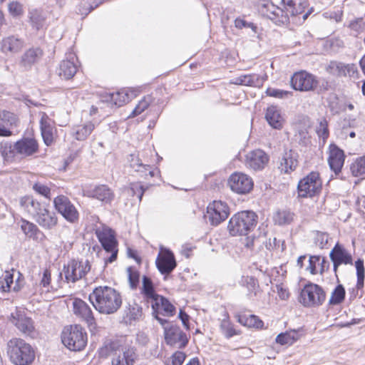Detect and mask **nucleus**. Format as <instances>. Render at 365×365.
<instances>
[{"instance_id":"20e7f679","label":"nucleus","mask_w":365,"mask_h":365,"mask_svg":"<svg viewBox=\"0 0 365 365\" xmlns=\"http://www.w3.org/2000/svg\"><path fill=\"white\" fill-rule=\"evenodd\" d=\"M62 343L71 351L83 350L88 342L87 333L80 325H71L65 328L61 335Z\"/></svg>"},{"instance_id":"0eeeda50","label":"nucleus","mask_w":365,"mask_h":365,"mask_svg":"<svg viewBox=\"0 0 365 365\" xmlns=\"http://www.w3.org/2000/svg\"><path fill=\"white\" fill-rule=\"evenodd\" d=\"M326 299V294L318 284L309 283L302 289L299 301L304 307H318L323 304Z\"/></svg>"},{"instance_id":"6e6552de","label":"nucleus","mask_w":365,"mask_h":365,"mask_svg":"<svg viewBox=\"0 0 365 365\" xmlns=\"http://www.w3.org/2000/svg\"><path fill=\"white\" fill-rule=\"evenodd\" d=\"M258 11L262 16L270 19L276 25H284L289 22V18L284 12V9L269 0H263L259 3Z\"/></svg>"},{"instance_id":"f3484780","label":"nucleus","mask_w":365,"mask_h":365,"mask_svg":"<svg viewBox=\"0 0 365 365\" xmlns=\"http://www.w3.org/2000/svg\"><path fill=\"white\" fill-rule=\"evenodd\" d=\"M282 4L284 7V12L289 18V16H296L303 14V19L305 20L312 11L311 9L305 12V9L309 6L308 0H282Z\"/></svg>"},{"instance_id":"ddd939ff","label":"nucleus","mask_w":365,"mask_h":365,"mask_svg":"<svg viewBox=\"0 0 365 365\" xmlns=\"http://www.w3.org/2000/svg\"><path fill=\"white\" fill-rule=\"evenodd\" d=\"M330 259L333 264V271L339 282L337 274L339 267L342 265H353V257L351 254L344 247L337 242L329 253Z\"/></svg>"},{"instance_id":"a878e982","label":"nucleus","mask_w":365,"mask_h":365,"mask_svg":"<svg viewBox=\"0 0 365 365\" xmlns=\"http://www.w3.org/2000/svg\"><path fill=\"white\" fill-rule=\"evenodd\" d=\"M51 119L43 113L40 120V129L44 143L49 146L53 142V126Z\"/></svg>"},{"instance_id":"c756f323","label":"nucleus","mask_w":365,"mask_h":365,"mask_svg":"<svg viewBox=\"0 0 365 365\" xmlns=\"http://www.w3.org/2000/svg\"><path fill=\"white\" fill-rule=\"evenodd\" d=\"M24 44L22 39L15 36H10L3 38L1 49L4 53H17L24 47Z\"/></svg>"},{"instance_id":"4468645a","label":"nucleus","mask_w":365,"mask_h":365,"mask_svg":"<svg viewBox=\"0 0 365 365\" xmlns=\"http://www.w3.org/2000/svg\"><path fill=\"white\" fill-rule=\"evenodd\" d=\"M164 335L165 342L169 346L184 349L188 344L186 334L178 326L172 324L169 327H164Z\"/></svg>"},{"instance_id":"79ce46f5","label":"nucleus","mask_w":365,"mask_h":365,"mask_svg":"<svg viewBox=\"0 0 365 365\" xmlns=\"http://www.w3.org/2000/svg\"><path fill=\"white\" fill-rule=\"evenodd\" d=\"M294 213L288 210H282L277 211L274 216V220L279 225L289 224L292 222Z\"/></svg>"},{"instance_id":"ea45409f","label":"nucleus","mask_w":365,"mask_h":365,"mask_svg":"<svg viewBox=\"0 0 365 365\" xmlns=\"http://www.w3.org/2000/svg\"><path fill=\"white\" fill-rule=\"evenodd\" d=\"M21 228L24 233L29 238L37 239L38 235H42L38 227L28 220H22Z\"/></svg>"},{"instance_id":"72a5a7b5","label":"nucleus","mask_w":365,"mask_h":365,"mask_svg":"<svg viewBox=\"0 0 365 365\" xmlns=\"http://www.w3.org/2000/svg\"><path fill=\"white\" fill-rule=\"evenodd\" d=\"M130 167L135 172L138 173L143 178H146L148 175L155 177L159 175L160 170L158 168H153L149 165L143 164L140 161H130Z\"/></svg>"},{"instance_id":"a19ab883","label":"nucleus","mask_w":365,"mask_h":365,"mask_svg":"<svg viewBox=\"0 0 365 365\" xmlns=\"http://www.w3.org/2000/svg\"><path fill=\"white\" fill-rule=\"evenodd\" d=\"M220 330L227 339L238 335L240 332L234 328V325L230 321L228 316L223 319L220 325Z\"/></svg>"},{"instance_id":"5701e85b","label":"nucleus","mask_w":365,"mask_h":365,"mask_svg":"<svg viewBox=\"0 0 365 365\" xmlns=\"http://www.w3.org/2000/svg\"><path fill=\"white\" fill-rule=\"evenodd\" d=\"M76 61H77V58L73 53H70L66 59L63 60L59 64V76L66 80L72 78L78 70Z\"/></svg>"},{"instance_id":"cd10ccee","label":"nucleus","mask_w":365,"mask_h":365,"mask_svg":"<svg viewBox=\"0 0 365 365\" xmlns=\"http://www.w3.org/2000/svg\"><path fill=\"white\" fill-rule=\"evenodd\" d=\"M265 118L272 128L277 130L283 128L284 120L277 106H272L267 108Z\"/></svg>"},{"instance_id":"603ef678","label":"nucleus","mask_w":365,"mask_h":365,"mask_svg":"<svg viewBox=\"0 0 365 365\" xmlns=\"http://www.w3.org/2000/svg\"><path fill=\"white\" fill-rule=\"evenodd\" d=\"M145 191L144 187L140 182H132L128 189V193L131 196H137L139 202L142 200L143 194Z\"/></svg>"},{"instance_id":"473e14b6","label":"nucleus","mask_w":365,"mask_h":365,"mask_svg":"<svg viewBox=\"0 0 365 365\" xmlns=\"http://www.w3.org/2000/svg\"><path fill=\"white\" fill-rule=\"evenodd\" d=\"M231 83L247 86H259L262 83V80L256 73L245 74L234 78Z\"/></svg>"},{"instance_id":"412c9836","label":"nucleus","mask_w":365,"mask_h":365,"mask_svg":"<svg viewBox=\"0 0 365 365\" xmlns=\"http://www.w3.org/2000/svg\"><path fill=\"white\" fill-rule=\"evenodd\" d=\"M96 235L102 247L106 252L113 251L118 249V242L113 230L105 227L101 230L97 229Z\"/></svg>"},{"instance_id":"6e6d98bb","label":"nucleus","mask_w":365,"mask_h":365,"mask_svg":"<svg viewBox=\"0 0 365 365\" xmlns=\"http://www.w3.org/2000/svg\"><path fill=\"white\" fill-rule=\"evenodd\" d=\"M8 10L10 15L14 18L22 16L24 13L23 5L17 1L9 2L8 4Z\"/></svg>"},{"instance_id":"a211bd4d","label":"nucleus","mask_w":365,"mask_h":365,"mask_svg":"<svg viewBox=\"0 0 365 365\" xmlns=\"http://www.w3.org/2000/svg\"><path fill=\"white\" fill-rule=\"evenodd\" d=\"M38 141L33 137H23L14 143L16 155L23 158L31 157L38 152Z\"/></svg>"},{"instance_id":"dca6fc26","label":"nucleus","mask_w":365,"mask_h":365,"mask_svg":"<svg viewBox=\"0 0 365 365\" xmlns=\"http://www.w3.org/2000/svg\"><path fill=\"white\" fill-rule=\"evenodd\" d=\"M155 264L160 274L169 275L177 267L173 252L169 249L161 250L156 258Z\"/></svg>"},{"instance_id":"49530a36","label":"nucleus","mask_w":365,"mask_h":365,"mask_svg":"<svg viewBox=\"0 0 365 365\" xmlns=\"http://www.w3.org/2000/svg\"><path fill=\"white\" fill-rule=\"evenodd\" d=\"M299 143L307 146L311 143V137L309 133L308 128L304 126L298 128L295 135Z\"/></svg>"},{"instance_id":"052dcab7","label":"nucleus","mask_w":365,"mask_h":365,"mask_svg":"<svg viewBox=\"0 0 365 365\" xmlns=\"http://www.w3.org/2000/svg\"><path fill=\"white\" fill-rule=\"evenodd\" d=\"M267 96L277 98H286L292 95V93L281 89L268 88L266 91Z\"/></svg>"},{"instance_id":"393cba45","label":"nucleus","mask_w":365,"mask_h":365,"mask_svg":"<svg viewBox=\"0 0 365 365\" xmlns=\"http://www.w3.org/2000/svg\"><path fill=\"white\" fill-rule=\"evenodd\" d=\"M143 307L135 301H130L128 302L125 309L124 319L130 324L135 322L140 321L143 319Z\"/></svg>"},{"instance_id":"7ed1b4c3","label":"nucleus","mask_w":365,"mask_h":365,"mask_svg":"<svg viewBox=\"0 0 365 365\" xmlns=\"http://www.w3.org/2000/svg\"><path fill=\"white\" fill-rule=\"evenodd\" d=\"M7 354L14 365H31L35 359L36 352L31 344L21 339H12L7 344Z\"/></svg>"},{"instance_id":"338daca9","label":"nucleus","mask_w":365,"mask_h":365,"mask_svg":"<svg viewBox=\"0 0 365 365\" xmlns=\"http://www.w3.org/2000/svg\"><path fill=\"white\" fill-rule=\"evenodd\" d=\"M235 26L236 28L242 29L243 28H250L254 32H257V26L252 23V22H247L245 20L237 18L235 20Z\"/></svg>"},{"instance_id":"9d476101","label":"nucleus","mask_w":365,"mask_h":365,"mask_svg":"<svg viewBox=\"0 0 365 365\" xmlns=\"http://www.w3.org/2000/svg\"><path fill=\"white\" fill-rule=\"evenodd\" d=\"M227 185L233 192L238 195H246L252 190L254 182L249 175L235 172L229 177Z\"/></svg>"},{"instance_id":"3c124183","label":"nucleus","mask_w":365,"mask_h":365,"mask_svg":"<svg viewBox=\"0 0 365 365\" xmlns=\"http://www.w3.org/2000/svg\"><path fill=\"white\" fill-rule=\"evenodd\" d=\"M242 283L245 285L250 292V294L257 295V292L259 288V284L257 279L253 277H243L242 279Z\"/></svg>"},{"instance_id":"f704fd0d","label":"nucleus","mask_w":365,"mask_h":365,"mask_svg":"<svg viewBox=\"0 0 365 365\" xmlns=\"http://www.w3.org/2000/svg\"><path fill=\"white\" fill-rule=\"evenodd\" d=\"M300 337L299 329H290L279 334L275 341L280 345H292Z\"/></svg>"},{"instance_id":"bb28decb","label":"nucleus","mask_w":365,"mask_h":365,"mask_svg":"<svg viewBox=\"0 0 365 365\" xmlns=\"http://www.w3.org/2000/svg\"><path fill=\"white\" fill-rule=\"evenodd\" d=\"M43 51L39 48H31L25 51L21 56V65L26 69H29L42 57Z\"/></svg>"},{"instance_id":"f03ea898","label":"nucleus","mask_w":365,"mask_h":365,"mask_svg":"<svg viewBox=\"0 0 365 365\" xmlns=\"http://www.w3.org/2000/svg\"><path fill=\"white\" fill-rule=\"evenodd\" d=\"M257 221L258 216L255 212L243 210L232 216L227 230L232 236H245L254 230Z\"/></svg>"},{"instance_id":"69168bd1","label":"nucleus","mask_w":365,"mask_h":365,"mask_svg":"<svg viewBox=\"0 0 365 365\" xmlns=\"http://www.w3.org/2000/svg\"><path fill=\"white\" fill-rule=\"evenodd\" d=\"M297 163V161H281L279 169L281 170L282 173H290L296 169Z\"/></svg>"},{"instance_id":"f257e3e1","label":"nucleus","mask_w":365,"mask_h":365,"mask_svg":"<svg viewBox=\"0 0 365 365\" xmlns=\"http://www.w3.org/2000/svg\"><path fill=\"white\" fill-rule=\"evenodd\" d=\"M88 299L96 310L103 314L116 312L122 304L120 293L108 286L96 287L89 294Z\"/></svg>"},{"instance_id":"58836bf2","label":"nucleus","mask_w":365,"mask_h":365,"mask_svg":"<svg viewBox=\"0 0 365 365\" xmlns=\"http://www.w3.org/2000/svg\"><path fill=\"white\" fill-rule=\"evenodd\" d=\"M345 296L346 291L344 287L341 284H339L332 291L329 304L330 305H339L344 302Z\"/></svg>"},{"instance_id":"39448f33","label":"nucleus","mask_w":365,"mask_h":365,"mask_svg":"<svg viewBox=\"0 0 365 365\" xmlns=\"http://www.w3.org/2000/svg\"><path fill=\"white\" fill-rule=\"evenodd\" d=\"M322 188V181L319 173L312 171L298 182V196L303 198L313 197L321 192Z\"/></svg>"},{"instance_id":"5fc2aeb1","label":"nucleus","mask_w":365,"mask_h":365,"mask_svg":"<svg viewBox=\"0 0 365 365\" xmlns=\"http://www.w3.org/2000/svg\"><path fill=\"white\" fill-rule=\"evenodd\" d=\"M128 275V281L130 287L134 289H136L140 279V273L139 272L133 267H129L127 269Z\"/></svg>"},{"instance_id":"c85d7f7f","label":"nucleus","mask_w":365,"mask_h":365,"mask_svg":"<svg viewBox=\"0 0 365 365\" xmlns=\"http://www.w3.org/2000/svg\"><path fill=\"white\" fill-rule=\"evenodd\" d=\"M35 221L42 228L52 230L58 224V217L54 212L46 209Z\"/></svg>"},{"instance_id":"6ab92c4d","label":"nucleus","mask_w":365,"mask_h":365,"mask_svg":"<svg viewBox=\"0 0 365 365\" xmlns=\"http://www.w3.org/2000/svg\"><path fill=\"white\" fill-rule=\"evenodd\" d=\"M83 195L95 198L104 203H110L114 197L113 192L106 185H97L93 188H86L83 190Z\"/></svg>"},{"instance_id":"0e129e2a","label":"nucleus","mask_w":365,"mask_h":365,"mask_svg":"<svg viewBox=\"0 0 365 365\" xmlns=\"http://www.w3.org/2000/svg\"><path fill=\"white\" fill-rule=\"evenodd\" d=\"M321 261V257L319 255L310 256L309 259V265L306 268L307 270L309 271L311 274H315L318 272L317 266H319Z\"/></svg>"},{"instance_id":"b1692460","label":"nucleus","mask_w":365,"mask_h":365,"mask_svg":"<svg viewBox=\"0 0 365 365\" xmlns=\"http://www.w3.org/2000/svg\"><path fill=\"white\" fill-rule=\"evenodd\" d=\"M28 18L31 26L36 31L43 29L46 26V14L41 9H30L28 13Z\"/></svg>"},{"instance_id":"2eb2a0df","label":"nucleus","mask_w":365,"mask_h":365,"mask_svg":"<svg viewBox=\"0 0 365 365\" xmlns=\"http://www.w3.org/2000/svg\"><path fill=\"white\" fill-rule=\"evenodd\" d=\"M73 311L76 316L85 322L90 329L96 327V319L91 307L83 300L76 298L73 302Z\"/></svg>"},{"instance_id":"423d86ee","label":"nucleus","mask_w":365,"mask_h":365,"mask_svg":"<svg viewBox=\"0 0 365 365\" xmlns=\"http://www.w3.org/2000/svg\"><path fill=\"white\" fill-rule=\"evenodd\" d=\"M53 203L54 209L67 222L71 224L78 222L80 213L67 196L59 195L53 199Z\"/></svg>"},{"instance_id":"774afa93","label":"nucleus","mask_w":365,"mask_h":365,"mask_svg":"<svg viewBox=\"0 0 365 365\" xmlns=\"http://www.w3.org/2000/svg\"><path fill=\"white\" fill-rule=\"evenodd\" d=\"M13 275L8 272L3 276V280L1 282V289L3 292H9L10 290L11 285L13 284Z\"/></svg>"},{"instance_id":"e2e57ef3","label":"nucleus","mask_w":365,"mask_h":365,"mask_svg":"<svg viewBox=\"0 0 365 365\" xmlns=\"http://www.w3.org/2000/svg\"><path fill=\"white\" fill-rule=\"evenodd\" d=\"M350 168L354 176H360L365 173V161H354Z\"/></svg>"},{"instance_id":"bf43d9fd","label":"nucleus","mask_w":365,"mask_h":365,"mask_svg":"<svg viewBox=\"0 0 365 365\" xmlns=\"http://www.w3.org/2000/svg\"><path fill=\"white\" fill-rule=\"evenodd\" d=\"M33 190L37 194L46 199H51V188L41 182H36L33 185Z\"/></svg>"},{"instance_id":"9b49d317","label":"nucleus","mask_w":365,"mask_h":365,"mask_svg":"<svg viewBox=\"0 0 365 365\" xmlns=\"http://www.w3.org/2000/svg\"><path fill=\"white\" fill-rule=\"evenodd\" d=\"M230 215V207L227 202L214 200L207 207V217L211 225L217 226L224 222Z\"/></svg>"},{"instance_id":"1a4fd4ad","label":"nucleus","mask_w":365,"mask_h":365,"mask_svg":"<svg viewBox=\"0 0 365 365\" xmlns=\"http://www.w3.org/2000/svg\"><path fill=\"white\" fill-rule=\"evenodd\" d=\"M91 270V264L88 260L85 262L72 259L67 264L63 265V272L66 282L75 283L83 278Z\"/></svg>"},{"instance_id":"7c9ffc66","label":"nucleus","mask_w":365,"mask_h":365,"mask_svg":"<svg viewBox=\"0 0 365 365\" xmlns=\"http://www.w3.org/2000/svg\"><path fill=\"white\" fill-rule=\"evenodd\" d=\"M142 282L141 294L148 303L152 304L160 295L156 293L153 283L150 277L144 275Z\"/></svg>"},{"instance_id":"13d9d810","label":"nucleus","mask_w":365,"mask_h":365,"mask_svg":"<svg viewBox=\"0 0 365 365\" xmlns=\"http://www.w3.org/2000/svg\"><path fill=\"white\" fill-rule=\"evenodd\" d=\"M185 358V353L181 351H177L173 354L170 360L167 361L166 365H182Z\"/></svg>"},{"instance_id":"f8f14e48","label":"nucleus","mask_w":365,"mask_h":365,"mask_svg":"<svg viewBox=\"0 0 365 365\" xmlns=\"http://www.w3.org/2000/svg\"><path fill=\"white\" fill-rule=\"evenodd\" d=\"M290 82L292 87L299 91H314L319 83L315 76L304 71L294 73Z\"/></svg>"},{"instance_id":"4be33fe9","label":"nucleus","mask_w":365,"mask_h":365,"mask_svg":"<svg viewBox=\"0 0 365 365\" xmlns=\"http://www.w3.org/2000/svg\"><path fill=\"white\" fill-rule=\"evenodd\" d=\"M138 359L135 348L125 346L115 353L112 359V365H134Z\"/></svg>"},{"instance_id":"c9c22d12","label":"nucleus","mask_w":365,"mask_h":365,"mask_svg":"<svg viewBox=\"0 0 365 365\" xmlns=\"http://www.w3.org/2000/svg\"><path fill=\"white\" fill-rule=\"evenodd\" d=\"M95 125L92 122L84 125H76L72 128L71 134L77 140H85L94 130Z\"/></svg>"},{"instance_id":"c03bdc74","label":"nucleus","mask_w":365,"mask_h":365,"mask_svg":"<svg viewBox=\"0 0 365 365\" xmlns=\"http://www.w3.org/2000/svg\"><path fill=\"white\" fill-rule=\"evenodd\" d=\"M152 101V97L147 96L144 97L139 103L136 105L132 113L129 115V118L135 117L140 115L143 112L150 104Z\"/></svg>"},{"instance_id":"2f4dec72","label":"nucleus","mask_w":365,"mask_h":365,"mask_svg":"<svg viewBox=\"0 0 365 365\" xmlns=\"http://www.w3.org/2000/svg\"><path fill=\"white\" fill-rule=\"evenodd\" d=\"M153 309V314H155L156 311L161 309L164 312L165 315L173 316L175 312V307L165 297L160 296L155 302L151 304Z\"/></svg>"},{"instance_id":"aec40b11","label":"nucleus","mask_w":365,"mask_h":365,"mask_svg":"<svg viewBox=\"0 0 365 365\" xmlns=\"http://www.w3.org/2000/svg\"><path fill=\"white\" fill-rule=\"evenodd\" d=\"M10 321L22 333L29 336L34 334L33 320L31 318L26 317L24 313L21 312L12 313Z\"/></svg>"},{"instance_id":"864d4df0","label":"nucleus","mask_w":365,"mask_h":365,"mask_svg":"<svg viewBox=\"0 0 365 365\" xmlns=\"http://www.w3.org/2000/svg\"><path fill=\"white\" fill-rule=\"evenodd\" d=\"M118 343L117 341H109L106 343L99 350V354L101 357H107L113 352L117 353Z\"/></svg>"},{"instance_id":"09e8293b","label":"nucleus","mask_w":365,"mask_h":365,"mask_svg":"<svg viewBox=\"0 0 365 365\" xmlns=\"http://www.w3.org/2000/svg\"><path fill=\"white\" fill-rule=\"evenodd\" d=\"M110 101L116 106L120 107L130 101L128 94L125 91H119L110 95Z\"/></svg>"},{"instance_id":"de8ad7c7","label":"nucleus","mask_w":365,"mask_h":365,"mask_svg":"<svg viewBox=\"0 0 365 365\" xmlns=\"http://www.w3.org/2000/svg\"><path fill=\"white\" fill-rule=\"evenodd\" d=\"M316 132L319 138L323 140L324 143L329 136V130L328 128V121L326 118H322L319 125L316 128Z\"/></svg>"},{"instance_id":"37998d69","label":"nucleus","mask_w":365,"mask_h":365,"mask_svg":"<svg viewBox=\"0 0 365 365\" xmlns=\"http://www.w3.org/2000/svg\"><path fill=\"white\" fill-rule=\"evenodd\" d=\"M354 265L356 271V287L358 289H361L364 287V279H365V268H364V262L361 259H358L354 262Z\"/></svg>"},{"instance_id":"a18cd8bd","label":"nucleus","mask_w":365,"mask_h":365,"mask_svg":"<svg viewBox=\"0 0 365 365\" xmlns=\"http://www.w3.org/2000/svg\"><path fill=\"white\" fill-rule=\"evenodd\" d=\"M0 154L4 158H13L16 155L14 151V144L3 140L0 143Z\"/></svg>"},{"instance_id":"4c0bfd02","label":"nucleus","mask_w":365,"mask_h":365,"mask_svg":"<svg viewBox=\"0 0 365 365\" xmlns=\"http://www.w3.org/2000/svg\"><path fill=\"white\" fill-rule=\"evenodd\" d=\"M237 321L243 326L248 327H254L257 329L262 328L264 322L257 316L250 314L249 316L240 315Z\"/></svg>"},{"instance_id":"4d7b16f0","label":"nucleus","mask_w":365,"mask_h":365,"mask_svg":"<svg viewBox=\"0 0 365 365\" xmlns=\"http://www.w3.org/2000/svg\"><path fill=\"white\" fill-rule=\"evenodd\" d=\"M344 151L335 144H331L329 147V157L327 160H344Z\"/></svg>"},{"instance_id":"8fccbe9b","label":"nucleus","mask_w":365,"mask_h":365,"mask_svg":"<svg viewBox=\"0 0 365 365\" xmlns=\"http://www.w3.org/2000/svg\"><path fill=\"white\" fill-rule=\"evenodd\" d=\"M346 64L341 62L331 61L327 66V71L338 76H345Z\"/></svg>"},{"instance_id":"680f3d73","label":"nucleus","mask_w":365,"mask_h":365,"mask_svg":"<svg viewBox=\"0 0 365 365\" xmlns=\"http://www.w3.org/2000/svg\"><path fill=\"white\" fill-rule=\"evenodd\" d=\"M328 243V235L326 232L317 231L314 235V244L320 249H323Z\"/></svg>"},{"instance_id":"e433bc0d","label":"nucleus","mask_w":365,"mask_h":365,"mask_svg":"<svg viewBox=\"0 0 365 365\" xmlns=\"http://www.w3.org/2000/svg\"><path fill=\"white\" fill-rule=\"evenodd\" d=\"M19 203L21 207L32 217L41 202L34 199L31 195H26L21 197Z\"/></svg>"}]
</instances>
